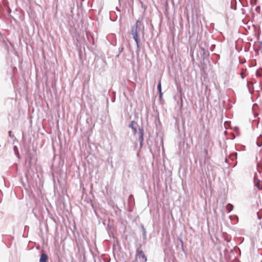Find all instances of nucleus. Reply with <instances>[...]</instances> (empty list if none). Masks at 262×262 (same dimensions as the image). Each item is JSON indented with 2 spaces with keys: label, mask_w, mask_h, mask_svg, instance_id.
<instances>
[{
  "label": "nucleus",
  "mask_w": 262,
  "mask_h": 262,
  "mask_svg": "<svg viewBox=\"0 0 262 262\" xmlns=\"http://www.w3.org/2000/svg\"><path fill=\"white\" fill-rule=\"evenodd\" d=\"M141 23L139 20H138L136 21V26H132V30H131V34L133 35V38L135 40L137 47L138 49H139V31H141L143 36H144V27L141 26Z\"/></svg>",
  "instance_id": "1"
},
{
  "label": "nucleus",
  "mask_w": 262,
  "mask_h": 262,
  "mask_svg": "<svg viewBox=\"0 0 262 262\" xmlns=\"http://www.w3.org/2000/svg\"><path fill=\"white\" fill-rule=\"evenodd\" d=\"M139 141L140 142V147H141L143 145V142L144 140V129L142 128H139Z\"/></svg>",
  "instance_id": "2"
},
{
  "label": "nucleus",
  "mask_w": 262,
  "mask_h": 262,
  "mask_svg": "<svg viewBox=\"0 0 262 262\" xmlns=\"http://www.w3.org/2000/svg\"><path fill=\"white\" fill-rule=\"evenodd\" d=\"M137 256L139 258L141 257L142 258H143L144 259V262L147 261V258L143 251L141 249H138L137 250Z\"/></svg>",
  "instance_id": "3"
},
{
  "label": "nucleus",
  "mask_w": 262,
  "mask_h": 262,
  "mask_svg": "<svg viewBox=\"0 0 262 262\" xmlns=\"http://www.w3.org/2000/svg\"><path fill=\"white\" fill-rule=\"evenodd\" d=\"M47 259H48L47 255L45 253H42L41 254L40 259H39V262H47Z\"/></svg>",
  "instance_id": "4"
},
{
  "label": "nucleus",
  "mask_w": 262,
  "mask_h": 262,
  "mask_svg": "<svg viewBox=\"0 0 262 262\" xmlns=\"http://www.w3.org/2000/svg\"><path fill=\"white\" fill-rule=\"evenodd\" d=\"M157 88H158V91L159 92L160 97L161 98V97H162V92H161V80H159V83H158V84Z\"/></svg>",
  "instance_id": "5"
},
{
  "label": "nucleus",
  "mask_w": 262,
  "mask_h": 262,
  "mask_svg": "<svg viewBox=\"0 0 262 262\" xmlns=\"http://www.w3.org/2000/svg\"><path fill=\"white\" fill-rule=\"evenodd\" d=\"M237 158V153L236 152H233L232 154H231L229 156V158L231 160H234V159H236Z\"/></svg>",
  "instance_id": "6"
},
{
  "label": "nucleus",
  "mask_w": 262,
  "mask_h": 262,
  "mask_svg": "<svg viewBox=\"0 0 262 262\" xmlns=\"http://www.w3.org/2000/svg\"><path fill=\"white\" fill-rule=\"evenodd\" d=\"M233 209V206L232 204L228 203L227 205L226 209L228 210V212H230V211H231Z\"/></svg>",
  "instance_id": "7"
},
{
  "label": "nucleus",
  "mask_w": 262,
  "mask_h": 262,
  "mask_svg": "<svg viewBox=\"0 0 262 262\" xmlns=\"http://www.w3.org/2000/svg\"><path fill=\"white\" fill-rule=\"evenodd\" d=\"M260 181L258 180L256 183L255 185L258 188V189H262V186L260 185Z\"/></svg>",
  "instance_id": "8"
},
{
  "label": "nucleus",
  "mask_w": 262,
  "mask_h": 262,
  "mask_svg": "<svg viewBox=\"0 0 262 262\" xmlns=\"http://www.w3.org/2000/svg\"><path fill=\"white\" fill-rule=\"evenodd\" d=\"M134 124V121H132L128 125L129 127L131 128L132 129H133V128H135L136 127H135Z\"/></svg>",
  "instance_id": "9"
},
{
  "label": "nucleus",
  "mask_w": 262,
  "mask_h": 262,
  "mask_svg": "<svg viewBox=\"0 0 262 262\" xmlns=\"http://www.w3.org/2000/svg\"><path fill=\"white\" fill-rule=\"evenodd\" d=\"M133 130L134 134H136L137 132V129L136 127L135 128H133Z\"/></svg>",
  "instance_id": "10"
},
{
  "label": "nucleus",
  "mask_w": 262,
  "mask_h": 262,
  "mask_svg": "<svg viewBox=\"0 0 262 262\" xmlns=\"http://www.w3.org/2000/svg\"><path fill=\"white\" fill-rule=\"evenodd\" d=\"M14 150L15 151L16 150L17 151V154L18 155V150H17V148L16 146H15L14 147Z\"/></svg>",
  "instance_id": "11"
},
{
  "label": "nucleus",
  "mask_w": 262,
  "mask_h": 262,
  "mask_svg": "<svg viewBox=\"0 0 262 262\" xmlns=\"http://www.w3.org/2000/svg\"><path fill=\"white\" fill-rule=\"evenodd\" d=\"M256 76L257 77H261L262 76V75L261 74L258 73V72H256Z\"/></svg>",
  "instance_id": "12"
},
{
  "label": "nucleus",
  "mask_w": 262,
  "mask_h": 262,
  "mask_svg": "<svg viewBox=\"0 0 262 262\" xmlns=\"http://www.w3.org/2000/svg\"><path fill=\"white\" fill-rule=\"evenodd\" d=\"M11 133H12L11 131H9L8 132L9 136L10 137H12Z\"/></svg>",
  "instance_id": "13"
},
{
  "label": "nucleus",
  "mask_w": 262,
  "mask_h": 262,
  "mask_svg": "<svg viewBox=\"0 0 262 262\" xmlns=\"http://www.w3.org/2000/svg\"><path fill=\"white\" fill-rule=\"evenodd\" d=\"M260 9V7L259 6L257 7L255 9L256 11H258Z\"/></svg>",
  "instance_id": "14"
},
{
  "label": "nucleus",
  "mask_w": 262,
  "mask_h": 262,
  "mask_svg": "<svg viewBox=\"0 0 262 262\" xmlns=\"http://www.w3.org/2000/svg\"><path fill=\"white\" fill-rule=\"evenodd\" d=\"M142 229H143V231L145 233V232H146L145 229L144 228V227L143 226H142Z\"/></svg>",
  "instance_id": "15"
},
{
  "label": "nucleus",
  "mask_w": 262,
  "mask_h": 262,
  "mask_svg": "<svg viewBox=\"0 0 262 262\" xmlns=\"http://www.w3.org/2000/svg\"><path fill=\"white\" fill-rule=\"evenodd\" d=\"M226 162H228V159H226Z\"/></svg>",
  "instance_id": "16"
}]
</instances>
